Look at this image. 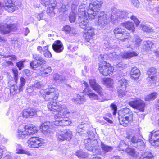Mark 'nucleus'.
<instances>
[{"label": "nucleus", "mask_w": 159, "mask_h": 159, "mask_svg": "<svg viewBox=\"0 0 159 159\" xmlns=\"http://www.w3.org/2000/svg\"><path fill=\"white\" fill-rule=\"evenodd\" d=\"M24 61H20L16 63V65L18 68L19 70H21L22 68L24 67Z\"/></svg>", "instance_id": "nucleus-59"}, {"label": "nucleus", "mask_w": 159, "mask_h": 159, "mask_svg": "<svg viewBox=\"0 0 159 159\" xmlns=\"http://www.w3.org/2000/svg\"><path fill=\"white\" fill-rule=\"evenodd\" d=\"M125 152L132 157H136L139 154V153L132 148H127L125 149Z\"/></svg>", "instance_id": "nucleus-42"}, {"label": "nucleus", "mask_w": 159, "mask_h": 159, "mask_svg": "<svg viewBox=\"0 0 159 159\" xmlns=\"http://www.w3.org/2000/svg\"><path fill=\"white\" fill-rule=\"evenodd\" d=\"M33 58L35 60V61H37L42 63H46V61L44 59L41 57L39 55L34 54H33Z\"/></svg>", "instance_id": "nucleus-47"}, {"label": "nucleus", "mask_w": 159, "mask_h": 159, "mask_svg": "<svg viewBox=\"0 0 159 159\" xmlns=\"http://www.w3.org/2000/svg\"><path fill=\"white\" fill-rule=\"evenodd\" d=\"M65 80V77L60 75L57 73H55L53 75L52 80L57 83H61Z\"/></svg>", "instance_id": "nucleus-26"}, {"label": "nucleus", "mask_w": 159, "mask_h": 159, "mask_svg": "<svg viewBox=\"0 0 159 159\" xmlns=\"http://www.w3.org/2000/svg\"><path fill=\"white\" fill-rule=\"evenodd\" d=\"M131 13L128 12L126 11L118 10L116 12L112 13L111 16V21L112 23H118V19H126L131 16Z\"/></svg>", "instance_id": "nucleus-3"}, {"label": "nucleus", "mask_w": 159, "mask_h": 159, "mask_svg": "<svg viewBox=\"0 0 159 159\" xmlns=\"http://www.w3.org/2000/svg\"><path fill=\"white\" fill-rule=\"evenodd\" d=\"M57 140L60 142L65 140L69 141L72 136V132L69 130L59 132L57 134Z\"/></svg>", "instance_id": "nucleus-11"}, {"label": "nucleus", "mask_w": 159, "mask_h": 159, "mask_svg": "<svg viewBox=\"0 0 159 159\" xmlns=\"http://www.w3.org/2000/svg\"><path fill=\"white\" fill-rule=\"evenodd\" d=\"M84 142L85 148L88 151L95 152L97 150L98 145L96 139H85Z\"/></svg>", "instance_id": "nucleus-6"}, {"label": "nucleus", "mask_w": 159, "mask_h": 159, "mask_svg": "<svg viewBox=\"0 0 159 159\" xmlns=\"http://www.w3.org/2000/svg\"><path fill=\"white\" fill-rule=\"evenodd\" d=\"M142 40L137 36H134L132 40V45L135 47L139 46L141 43Z\"/></svg>", "instance_id": "nucleus-40"}, {"label": "nucleus", "mask_w": 159, "mask_h": 159, "mask_svg": "<svg viewBox=\"0 0 159 159\" xmlns=\"http://www.w3.org/2000/svg\"><path fill=\"white\" fill-rule=\"evenodd\" d=\"M59 92V90L55 88L50 87L45 90V95L43 96V97L47 100L48 99L56 100L58 98Z\"/></svg>", "instance_id": "nucleus-4"}, {"label": "nucleus", "mask_w": 159, "mask_h": 159, "mask_svg": "<svg viewBox=\"0 0 159 159\" xmlns=\"http://www.w3.org/2000/svg\"><path fill=\"white\" fill-rule=\"evenodd\" d=\"M3 5L5 9L8 12H12L16 10L15 5L11 0H5Z\"/></svg>", "instance_id": "nucleus-20"}, {"label": "nucleus", "mask_w": 159, "mask_h": 159, "mask_svg": "<svg viewBox=\"0 0 159 159\" xmlns=\"http://www.w3.org/2000/svg\"><path fill=\"white\" fill-rule=\"evenodd\" d=\"M121 26L126 28L129 30H131L132 32L134 31L135 27L134 24L130 22H126L125 23H122Z\"/></svg>", "instance_id": "nucleus-30"}, {"label": "nucleus", "mask_w": 159, "mask_h": 159, "mask_svg": "<svg viewBox=\"0 0 159 159\" xmlns=\"http://www.w3.org/2000/svg\"><path fill=\"white\" fill-rule=\"evenodd\" d=\"M101 147L103 152L105 153L111 152L113 149L111 146H108L102 142H101Z\"/></svg>", "instance_id": "nucleus-39"}, {"label": "nucleus", "mask_w": 159, "mask_h": 159, "mask_svg": "<svg viewBox=\"0 0 159 159\" xmlns=\"http://www.w3.org/2000/svg\"><path fill=\"white\" fill-rule=\"evenodd\" d=\"M63 105L59 102L53 101H51L48 103V107L49 110L52 111H55L61 108Z\"/></svg>", "instance_id": "nucleus-21"}, {"label": "nucleus", "mask_w": 159, "mask_h": 159, "mask_svg": "<svg viewBox=\"0 0 159 159\" xmlns=\"http://www.w3.org/2000/svg\"><path fill=\"white\" fill-rule=\"evenodd\" d=\"M122 29L121 27H118L116 28L113 30L114 33L117 38V37H119L121 34L123 32V31H122Z\"/></svg>", "instance_id": "nucleus-46"}, {"label": "nucleus", "mask_w": 159, "mask_h": 159, "mask_svg": "<svg viewBox=\"0 0 159 159\" xmlns=\"http://www.w3.org/2000/svg\"><path fill=\"white\" fill-rule=\"evenodd\" d=\"M139 159H154V157L150 152H144L141 156Z\"/></svg>", "instance_id": "nucleus-38"}, {"label": "nucleus", "mask_w": 159, "mask_h": 159, "mask_svg": "<svg viewBox=\"0 0 159 159\" xmlns=\"http://www.w3.org/2000/svg\"><path fill=\"white\" fill-rule=\"evenodd\" d=\"M26 80L23 77H21L20 79V84L18 87L17 86L13 85L11 86L10 91L11 92H15L19 89V92H20L23 90V87L25 84Z\"/></svg>", "instance_id": "nucleus-23"}, {"label": "nucleus", "mask_w": 159, "mask_h": 159, "mask_svg": "<svg viewBox=\"0 0 159 159\" xmlns=\"http://www.w3.org/2000/svg\"><path fill=\"white\" fill-rule=\"evenodd\" d=\"M57 4L56 0H49V6L50 5L51 7H55Z\"/></svg>", "instance_id": "nucleus-63"}, {"label": "nucleus", "mask_w": 159, "mask_h": 159, "mask_svg": "<svg viewBox=\"0 0 159 159\" xmlns=\"http://www.w3.org/2000/svg\"><path fill=\"white\" fill-rule=\"evenodd\" d=\"M149 141L153 146H159V130L153 131L149 135Z\"/></svg>", "instance_id": "nucleus-14"}, {"label": "nucleus", "mask_w": 159, "mask_h": 159, "mask_svg": "<svg viewBox=\"0 0 159 159\" xmlns=\"http://www.w3.org/2000/svg\"><path fill=\"white\" fill-rule=\"evenodd\" d=\"M127 144L125 143L124 140H121L119 145V147L120 150L124 151L126 149L127 147Z\"/></svg>", "instance_id": "nucleus-49"}, {"label": "nucleus", "mask_w": 159, "mask_h": 159, "mask_svg": "<svg viewBox=\"0 0 159 159\" xmlns=\"http://www.w3.org/2000/svg\"><path fill=\"white\" fill-rule=\"evenodd\" d=\"M143 30L145 32H149L152 31L151 28L147 25H141Z\"/></svg>", "instance_id": "nucleus-54"}, {"label": "nucleus", "mask_w": 159, "mask_h": 159, "mask_svg": "<svg viewBox=\"0 0 159 159\" xmlns=\"http://www.w3.org/2000/svg\"><path fill=\"white\" fill-rule=\"evenodd\" d=\"M91 87L96 91L99 95L103 97L106 94L104 90L96 82L94 79H91L89 80Z\"/></svg>", "instance_id": "nucleus-10"}, {"label": "nucleus", "mask_w": 159, "mask_h": 159, "mask_svg": "<svg viewBox=\"0 0 159 159\" xmlns=\"http://www.w3.org/2000/svg\"><path fill=\"white\" fill-rule=\"evenodd\" d=\"M48 46L47 45L43 47V51L42 54L44 56L47 58H51L52 55L50 51L48 50Z\"/></svg>", "instance_id": "nucleus-36"}, {"label": "nucleus", "mask_w": 159, "mask_h": 159, "mask_svg": "<svg viewBox=\"0 0 159 159\" xmlns=\"http://www.w3.org/2000/svg\"><path fill=\"white\" fill-rule=\"evenodd\" d=\"M12 71L14 73L15 78V81L16 83H17L18 77V71L16 69L14 68L12 69Z\"/></svg>", "instance_id": "nucleus-58"}, {"label": "nucleus", "mask_w": 159, "mask_h": 159, "mask_svg": "<svg viewBox=\"0 0 159 159\" xmlns=\"http://www.w3.org/2000/svg\"><path fill=\"white\" fill-rule=\"evenodd\" d=\"M62 9L67 11L71 6V0H62Z\"/></svg>", "instance_id": "nucleus-34"}, {"label": "nucleus", "mask_w": 159, "mask_h": 159, "mask_svg": "<svg viewBox=\"0 0 159 159\" xmlns=\"http://www.w3.org/2000/svg\"><path fill=\"white\" fill-rule=\"evenodd\" d=\"M28 146L31 148H37L43 144L42 139L38 137L30 138L28 141Z\"/></svg>", "instance_id": "nucleus-15"}, {"label": "nucleus", "mask_w": 159, "mask_h": 159, "mask_svg": "<svg viewBox=\"0 0 159 159\" xmlns=\"http://www.w3.org/2000/svg\"><path fill=\"white\" fill-rule=\"evenodd\" d=\"M53 50L56 53L61 52L64 49V47L62 42L59 40L54 42L52 45Z\"/></svg>", "instance_id": "nucleus-22"}, {"label": "nucleus", "mask_w": 159, "mask_h": 159, "mask_svg": "<svg viewBox=\"0 0 159 159\" xmlns=\"http://www.w3.org/2000/svg\"><path fill=\"white\" fill-rule=\"evenodd\" d=\"M129 109L127 108L120 110L118 114L121 116L119 117V120L120 125L124 126H127L133 120V116Z\"/></svg>", "instance_id": "nucleus-2"}, {"label": "nucleus", "mask_w": 159, "mask_h": 159, "mask_svg": "<svg viewBox=\"0 0 159 159\" xmlns=\"http://www.w3.org/2000/svg\"><path fill=\"white\" fill-rule=\"evenodd\" d=\"M23 128L25 131L26 132V134H28V137L30 135L35 134L37 132L36 128L32 126H31L29 125H26L23 127Z\"/></svg>", "instance_id": "nucleus-25"}, {"label": "nucleus", "mask_w": 159, "mask_h": 159, "mask_svg": "<svg viewBox=\"0 0 159 159\" xmlns=\"http://www.w3.org/2000/svg\"><path fill=\"white\" fill-rule=\"evenodd\" d=\"M102 83L108 88H111L113 87V81L112 79L104 78L102 80Z\"/></svg>", "instance_id": "nucleus-29"}, {"label": "nucleus", "mask_w": 159, "mask_h": 159, "mask_svg": "<svg viewBox=\"0 0 159 159\" xmlns=\"http://www.w3.org/2000/svg\"><path fill=\"white\" fill-rule=\"evenodd\" d=\"M74 102L77 103L81 104L83 103L84 99L83 97H81L79 95H78L76 98H74Z\"/></svg>", "instance_id": "nucleus-48"}, {"label": "nucleus", "mask_w": 159, "mask_h": 159, "mask_svg": "<svg viewBox=\"0 0 159 159\" xmlns=\"http://www.w3.org/2000/svg\"><path fill=\"white\" fill-rule=\"evenodd\" d=\"M102 3V1L93 2L92 3L89 4V8L88 9V12L89 18L91 20L98 18V24L99 26L102 28L106 27L109 22L108 16L104 14L103 11L100 10Z\"/></svg>", "instance_id": "nucleus-1"}, {"label": "nucleus", "mask_w": 159, "mask_h": 159, "mask_svg": "<svg viewBox=\"0 0 159 159\" xmlns=\"http://www.w3.org/2000/svg\"><path fill=\"white\" fill-rule=\"evenodd\" d=\"M98 60L100 61L106 62V55L101 54L98 58Z\"/></svg>", "instance_id": "nucleus-61"}, {"label": "nucleus", "mask_w": 159, "mask_h": 159, "mask_svg": "<svg viewBox=\"0 0 159 159\" xmlns=\"http://www.w3.org/2000/svg\"><path fill=\"white\" fill-rule=\"evenodd\" d=\"M40 129L43 134L46 136H49L53 134V127L49 122H46L42 124Z\"/></svg>", "instance_id": "nucleus-12"}, {"label": "nucleus", "mask_w": 159, "mask_h": 159, "mask_svg": "<svg viewBox=\"0 0 159 159\" xmlns=\"http://www.w3.org/2000/svg\"><path fill=\"white\" fill-rule=\"evenodd\" d=\"M88 15L79 16L78 21L79 25L80 28L86 29L89 26V20L87 18Z\"/></svg>", "instance_id": "nucleus-17"}, {"label": "nucleus", "mask_w": 159, "mask_h": 159, "mask_svg": "<svg viewBox=\"0 0 159 159\" xmlns=\"http://www.w3.org/2000/svg\"><path fill=\"white\" fill-rule=\"evenodd\" d=\"M130 38V35L129 34H127L124 32L121 34L120 37H117V38L123 42L127 41Z\"/></svg>", "instance_id": "nucleus-37"}, {"label": "nucleus", "mask_w": 159, "mask_h": 159, "mask_svg": "<svg viewBox=\"0 0 159 159\" xmlns=\"http://www.w3.org/2000/svg\"><path fill=\"white\" fill-rule=\"evenodd\" d=\"M137 55L138 54L134 52H127L123 53L121 56L123 58L129 59Z\"/></svg>", "instance_id": "nucleus-31"}, {"label": "nucleus", "mask_w": 159, "mask_h": 159, "mask_svg": "<svg viewBox=\"0 0 159 159\" xmlns=\"http://www.w3.org/2000/svg\"><path fill=\"white\" fill-rule=\"evenodd\" d=\"M17 137L19 139H23L28 138V134H26L24 128L21 129L19 128L17 132Z\"/></svg>", "instance_id": "nucleus-27"}, {"label": "nucleus", "mask_w": 159, "mask_h": 159, "mask_svg": "<svg viewBox=\"0 0 159 159\" xmlns=\"http://www.w3.org/2000/svg\"><path fill=\"white\" fill-rule=\"evenodd\" d=\"M63 30L66 33L71 34H75V30L74 28H71L68 25H66L64 27Z\"/></svg>", "instance_id": "nucleus-41"}, {"label": "nucleus", "mask_w": 159, "mask_h": 159, "mask_svg": "<svg viewBox=\"0 0 159 159\" xmlns=\"http://www.w3.org/2000/svg\"><path fill=\"white\" fill-rule=\"evenodd\" d=\"M75 14L73 12L70 13L69 16V19L71 23L74 22L75 20Z\"/></svg>", "instance_id": "nucleus-53"}, {"label": "nucleus", "mask_w": 159, "mask_h": 159, "mask_svg": "<svg viewBox=\"0 0 159 159\" xmlns=\"http://www.w3.org/2000/svg\"><path fill=\"white\" fill-rule=\"evenodd\" d=\"M157 95V93H154L147 95L145 98V100L147 101H150L151 100H154Z\"/></svg>", "instance_id": "nucleus-45"}, {"label": "nucleus", "mask_w": 159, "mask_h": 159, "mask_svg": "<svg viewBox=\"0 0 159 159\" xmlns=\"http://www.w3.org/2000/svg\"><path fill=\"white\" fill-rule=\"evenodd\" d=\"M71 123V120L66 117H65L62 120H61L57 124H56V126H66L70 124Z\"/></svg>", "instance_id": "nucleus-32"}, {"label": "nucleus", "mask_w": 159, "mask_h": 159, "mask_svg": "<svg viewBox=\"0 0 159 159\" xmlns=\"http://www.w3.org/2000/svg\"><path fill=\"white\" fill-rule=\"evenodd\" d=\"M153 43L150 41H145L143 42V45L142 46V51L145 52L150 49Z\"/></svg>", "instance_id": "nucleus-28"}, {"label": "nucleus", "mask_w": 159, "mask_h": 159, "mask_svg": "<svg viewBox=\"0 0 159 159\" xmlns=\"http://www.w3.org/2000/svg\"><path fill=\"white\" fill-rule=\"evenodd\" d=\"M85 4H81L79 7L78 9V15L79 16H83L84 15H88V12H87V13L86 14L85 12ZM89 8L88 9L87 12H88V9H89V7H88Z\"/></svg>", "instance_id": "nucleus-33"}, {"label": "nucleus", "mask_w": 159, "mask_h": 159, "mask_svg": "<svg viewBox=\"0 0 159 159\" xmlns=\"http://www.w3.org/2000/svg\"><path fill=\"white\" fill-rule=\"evenodd\" d=\"M76 154L79 157L84 158L85 157L84 153L82 151H77Z\"/></svg>", "instance_id": "nucleus-60"}, {"label": "nucleus", "mask_w": 159, "mask_h": 159, "mask_svg": "<svg viewBox=\"0 0 159 159\" xmlns=\"http://www.w3.org/2000/svg\"><path fill=\"white\" fill-rule=\"evenodd\" d=\"M79 0H71V6L72 9L73 10L75 9L76 6L79 4Z\"/></svg>", "instance_id": "nucleus-52"}, {"label": "nucleus", "mask_w": 159, "mask_h": 159, "mask_svg": "<svg viewBox=\"0 0 159 159\" xmlns=\"http://www.w3.org/2000/svg\"><path fill=\"white\" fill-rule=\"evenodd\" d=\"M130 17L134 21L137 26L139 25L140 23V22L139 21L137 18L135 17V16L132 15L131 14Z\"/></svg>", "instance_id": "nucleus-57"}, {"label": "nucleus", "mask_w": 159, "mask_h": 159, "mask_svg": "<svg viewBox=\"0 0 159 159\" xmlns=\"http://www.w3.org/2000/svg\"><path fill=\"white\" fill-rule=\"evenodd\" d=\"M85 30V31H87V32H85V33H88V34H90V35H91L93 36L94 34V30L93 28L91 27L88 26L87 28Z\"/></svg>", "instance_id": "nucleus-55"}, {"label": "nucleus", "mask_w": 159, "mask_h": 159, "mask_svg": "<svg viewBox=\"0 0 159 159\" xmlns=\"http://www.w3.org/2000/svg\"><path fill=\"white\" fill-rule=\"evenodd\" d=\"M127 84V81L125 79L122 78L118 81L116 88L119 97L121 98L125 95L126 93L125 89Z\"/></svg>", "instance_id": "nucleus-5"}, {"label": "nucleus", "mask_w": 159, "mask_h": 159, "mask_svg": "<svg viewBox=\"0 0 159 159\" xmlns=\"http://www.w3.org/2000/svg\"><path fill=\"white\" fill-rule=\"evenodd\" d=\"M98 69L100 73L105 76L110 75L114 70L113 68L110 64L106 63L105 64H100Z\"/></svg>", "instance_id": "nucleus-8"}, {"label": "nucleus", "mask_w": 159, "mask_h": 159, "mask_svg": "<svg viewBox=\"0 0 159 159\" xmlns=\"http://www.w3.org/2000/svg\"><path fill=\"white\" fill-rule=\"evenodd\" d=\"M129 104L133 108L139 110L140 111L143 112L145 104L144 102L140 99L130 101Z\"/></svg>", "instance_id": "nucleus-13"}, {"label": "nucleus", "mask_w": 159, "mask_h": 159, "mask_svg": "<svg viewBox=\"0 0 159 159\" xmlns=\"http://www.w3.org/2000/svg\"><path fill=\"white\" fill-rule=\"evenodd\" d=\"M84 91L91 98L97 100L98 102H101L105 100V98H104L105 95L103 97L99 95L101 98L99 97L97 94L93 93L91 90H88L87 89H84Z\"/></svg>", "instance_id": "nucleus-19"}, {"label": "nucleus", "mask_w": 159, "mask_h": 159, "mask_svg": "<svg viewBox=\"0 0 159 159\" xmlns=\"http://www.w3.org/2000/svg\"><path fill=\"white\" fill-rule=\"evenodd\" d=\"M126 138L128 139L129 141L131 142L134 145L137 142L139 139L136 137L135 136L131 135L130 134H128L126 137Z\"/></svg>", "instance_id": "nucleus-35"}, {"label": "nucleus", "mask_w": 159, "mask_h": 159, "mask_svg": "<svg viewBox=\"0 0 159 159\" xmlns=\"http://www.w3.org/2000/svg\"><path fill=\"white\" fill-rule=\"evenodd\" d=\"M156 73L157 70L154 67L149 68L147 72V74L149 79L148 80L152 81V83L155 84L156 82L159 81V77L157 76Z\"/></svg>", "instance_id": "nucleus-16"}, {"label": "nucleus", "mask_w": 159, "mask_h": 159, "mask_svg": "<svg viewBox=\"0 0 159 159\" xmlns=\"http://www.w3.org/2000/svg\"><path fill=\"white\" fill-rule=\"evenodd\" d=\"M52 69L51 67H48L44 69L43 72L45 74H47L51 73L52 72Z\"/></svg>", "instance_id": "nucleus-62"}, {"label": "nucleus", "mask_w": 159, "mask_h": 159, "mask_svg": "<svg viewBox=\"0 0 159 159\" xmlns=\"http://www.w3.org/2000/svg\"><path fill=\"white\" fill-rule=\"evenodd\" d=\"M130 77L132 79L137 80L140 75V71L137 67H132L130 72Z\"/></svg>", "instance_id": "nucleus-24"}, {"label": "nucleus", "mask_w": 159, "mask_h": 159, "mask_svg": "<svg viewBox=\"0 0 159 159\" xmlns=\"http://www.w3.org/2000/svg\"><path fill=\"white\" fill-rule=\"evenodd\" d=\"M58 113L56 114L54 116V118L56 119L54 122V124L56 125V124H57L62 120L65 117L67 116L70 112L68 110L67 107L65 105H63L62 107L58 110Z\"/></svg>", "instance_id": "nucleus-7"}, {"label": "nucleus", "mask_w": 159, "mask_h": 159, "mask_svg": "<svg viewBox=\"0 0 159 159\" xmlns=\"http://www.w3.org/2000/svg\"><path fill=\"white\" fill-rule=\"evenodd\" d=\"M104 44L105 46L107 48H108L109 47L111 46L110 39L108 37H106L104 40Z\"/></svg>", "instance_id": "nucleus-51"}, {"label": "nucleus", "mask_w": 159, "mask_h": 159, "mask_svg": "<svg viewBox=\"0 0 159 159\" xmlns=\"http://www.w3.org/2000/svg\"><path fill=\"white\" fill-rule=\"evenodd\" d=\"M42 85V83L40 82H36L34 84V87L37 89H40Z\"/></svg>", "instance_id": "nucleus-64"}, {"label": "nucleus", "mask_w": 159, "mask_h": 159, "mask_svg": "<svg viewBox=\"0 0 159 159\" xmlns=\"http://www.w3.org/2000/svg\"><path fill=\"white\" fill-rule=\"evenodd\" d=\"M17 28L15 24H4L0 26V32L3 35L6 34L16 30Z\"/></svg>", "instance_id": "nucleus-9"}, {"label": "nucleus", "mask_w": 159, "mask_h": 159, "mask_svg": "<svg viewBox=\"0 0 159 159\" xmlns=\"http://www.w3.org/2000/svg\"><path fill=\"white\" fill-rule=\"evenodd\" d=\"M55 7H50L49 6V9H48L47 12L48 14L51 16H53L55 15L54 12V9Z\"/></svg>", "instance_id": "nucleus-50"}, {"label": "nucleus", "mask_w": 159, "mask_h": 159, "mask_svg": "<svg viewBox=\"0 0 159 159\" xmlns=\"http://www.w3.org/2000/svg\"><path fill=\"white\" fill-rule=\"evenodd\" d=\"M84 38L85 40L87 42H89L93 38V36L88 34V33H85L84 35Z\"/></svg>", "instance_id": "nucleus-56"}, {"label": "nucleus", "mask_w": 159, "mask_h": 159, "mask_svg": "<svg viewBox=\"0 0 159 159\" xmlns=\"http://www.w3.org/2000/svg\"><path fill=\"white\" fill-rule=\"evenodd\" d=\"M45 63H42L40 61L34 60L30 63L31 67L33 69L37 68L38 67L41 66L43 64H45Z\"/></svg>", "instance_id": "nucleus-44"}, {"label": "nucleus", "mask_w": 159, "mask_h": 159, "mask_svg": "<svg viewBox=\"0 0 159 159\" xmlns=\"http://www.w3.org/2000/svg\"><path fill=\"white\" fill-rule=\"evenodd\" d=\"M39 112H40V111H38L36 109L33 108L25 109L23 111L22 115L24 118H27L30 116H38Z\"/></svg>", "instance_id": "nucleus-18"}, {"label": "nucleus", "mask_w": 159, "mask_h": 159, "mask_svg": "<svg viewBox=\"0 0 159 159\" xmlns=\"http://www.w3.org/2000/svg\"><path fill=\"white\" fill-rule=\"evenodd\" d=\"M134 147L137 148L140 150H142L145 148V144L143 140L139 139L135 145H133Z\"/></svg>", "instance_id": "nucleus-43"}]
</instances>
